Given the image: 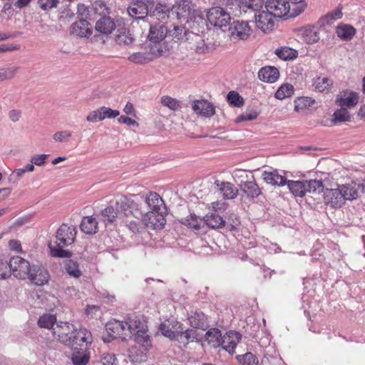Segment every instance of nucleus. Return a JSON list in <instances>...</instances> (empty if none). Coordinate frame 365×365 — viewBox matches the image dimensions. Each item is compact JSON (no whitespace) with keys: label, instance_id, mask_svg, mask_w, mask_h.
<instances>
[{"label":"nucleus","instance_id":"nucleus-1","mask_svg":"<svg viewBox=\"0 0 365 365\" xmlns=\"http://www.w3.org/2000/svg\"><path fill=\"white\" fill-rule=\"evenodd\" d=\"M11 274L19 279H26L38 287H43L46 283V270L43 267L38 265L30 266L29 261L16 256L10 259Z\"/></svg>","mask_w":365,"mask_h":365},{"label":"nucleus","instance_id":"nucleus-2","mask_svg":"<svg viewBox=\"0 0 365 365\" xmlns=\"http://www.w3.org/2000/svg\"><path fill=\"white\" fill-rule=\"evenodd\" d=\"M76 235L77 229L76 226L63 223L56 232L55 242L56 245L52 247L50 243L47 245L49 247L51 257L57 258L71 257L73 253L63 248L71 245L76 241Z\"/></svg>","mask_w":365,"mask_h":365},{"label":"nucleus","instance_id":"nucleus-3","mask_svg":"<svg viewBox=\"0 0 365 365\" xmlns=\"http://www.w3.org/2000/svg\"><path fill=\"white\" fill-rule=\"evenodd\" d=\"M357 197V189L353 184L338 185L336 188H327L324 191V202L331 208L341 207L346 200H353Z\"/></svg>","mask_w":365,"mask_h":365},{"label":"nucleus","instance_id":"nucleus-4","mask_svg":"<svg viewBox=\"0 0 365 365\" xmlns=\"http://www.w3.org/2000/svg\"><path fill=\"white\" fill-rule=\"evenodd\" d=\"M133 203V201L125 196H120L114 204H110L101 210L99 214L101 220L107 225L115 222L117 219L123 220L129 217L132 214L130 209Z\"/></svg>","mask_w":365,"mask_h":365},{"label":"nucleus","instance_id":"nucleus-5","mask_svg":"<svg viewBox=\"0 0 365 365\" xmlns=\"http://www.w3.org/2000/svg\"><path fill=\"white\" fill-rule=\"evenodd\" d=\"M71 325L61 321L58 322L56 314H47V336L51 335L53 340H56L66 345L70 331Z\"/></svg>","mask_w":365,"mask_h":365},{"label":"nucleus","instance_id":"nucleus-6","mask_svg":"<svg viewBox=\"0 0 365 365\" xmlns=\"http://www.w3.org/2000/svg\"><path fill=\"white\" fill-rule=\"evenodd\" d=\"M72 331H70L66 346L73 350L86 351L88 344L93 341V336L90 331L83 327L74 328L71 324Z\"/></svg>","mask_w":365,"mask_h":365},{"label":"nucleus","instance_id":"nucleus-7","mask_svg":"<svg viewBox=\"0 0 365 365\" xmlns=\"http://www.w3.org/2000/svg\"><path fill=\"white\" fill-rule=\"evenodd\" d=\"M135 344L129 350V357L135 362H142L147 358V353L151 346L148 334H138L135 336Z\"/></svg>","mask_w":365,"mask_h":365},{"label":"nucleus","instance_id":"nucleus-8","mask_svg":"<svg viewBox=\"0 0 365 365\" xmlns=\"http://www.w3.org/2000/svg\"><path fill=\"white\" fill-rule=\"evenodd\" d=\"M154 0H133L127 9L128 15L135 20H144L148 16Z\"/></svg>","mask_w":365,"mask_h":365},{"label":"nucleus","instance_id":"nucleus-9","mask_svg":"<svg viewBox=\"0 0 365 365\" xmlns=\"http://www.w3.org/2000/svg\"><path fill=\"white\" fill-rule=\"evenodd\" d=\"M228 26L229 36L233 41H245L252 32L247 21H234Z\"/></svg>","mask_w":365,"mask_h":365},{"label":"nucleus","instance_id":"nucleus-10","mask_svg":"<svg viewBox=\"0 0 365 365\" xmlns=\"http://www.w3.org/2000/svg\"><path fill=\"white\" fill-rule=\"evenodd\" d=\"M207 19L211 25L222 29L229 25L231 17L224 9L215 6L207 11Z\"/></svg>","mask_w":365,"mask_h":365},{"label":"nucleus","instance_id":"nucleus-11","mask_svg":"<svg viewBox=\"0 0 365 365\" xmlns=\"http://www.w3.org/2000/svg\"><path fill=\"white\" fill-rule=\"evenodd\" d=\"M265 8L275 18H282L288 14L291 16V4L288 0H267Z\"/></svg>","mask_w":365,"mask_h":365},{"label":"nucleus","instance_id":"nucleus-12","mask_svg":"<svg viewBox=\"0 0 365 365\" xmlns=\"http://www.w3.org/2000/svg\"><path fill=\"white\" fill-rule=\"evenodd\" d=\"M69 34L80 38H88L93 34V27L88 20L80 19L69 28Z\"/></svg>","mask_w":365,"mask_h":365},{"label":"nucleus","instance_id":"nucleus-13","mask_svg":"<svg viewBox=\"0 0 365 365\" xmlns=\"http://www.w3.org/2000/svg\"><path fill=\"white\" fill-rule=\"evenodd\" d=\"M264 5V0H228L227 6L233 9L232 6L239 8V11L246 13L248 10L258 13Z\"/></svg>","mask_w":365,"mask_h":365},{"label":"nucleus","instance_id":"nucleus-14","mask_svg":"<svg viewBox=\"0 0 365 365\" xmlns=\"http://www.w3.org/2000/svg\"><path fill=\"white\" fill-rule=\"evenodd\" d=\"M170 13H172L171 4L164 1H158L155 4L154 1L153 6L150 7L148 16L153 20L162 22L169 18Z\"/></svg>","mask_w":365,"mask_h":365},{"label":"nucleus","instance_id":"nucleus-15","mask_svg":"<svg viewBox=\"0 0 365 365\" xmlns=\"http://www.w3.org/2000/svg\"><path fill=\"white\" fill-rule=\"evenodd\" d=\"M165 215L159 212H147L143 217V222L148 229L160 230L166 223Z\"/></svg>","mask_w":365,"mask_h":365},{"label":"nucleus","instance_id":"nucleus-16","mask_svg":"<svg viewBox=\"0 0 365 365\" xmlns=\"http://www.w3.org/2000/svg\"><path fill=\"white\" fill-rule=\"evenodd\" d=\"M358 102V93L350 90H344L341 91L336 96L335 100L336 106L346 109L354 108Z\"/></svg>","mask_w":365,"mask_h":365},{"label":"nucleus","instance_id":"nucleus-17","mask_svg":"<svg viewBox=\"0 0 365 365\" xmlns=\"http://www.w3.org/2000/svg\"><path fill=\"white\" fill-rule=\"evenodd\" d=\"M273 17L274 15L267 10L255 13L256 26L263 32L272 31L274 26Z\"/></svg>","mask_w":365,"mask_h":365},{"label":"nucleus","instance_id":"nucleus-18","mask_svg":"<svg viewBox=\"0 0 365 365\" xmlns=\"http://www.w3.org/2000/svg\"><path fill=\"white\" fill-rule=\"evenodd\" d=\"M123 323L125 324V332L128 336L131 337L132 335H134L135 337L138 334H146L144 331L143 324L137 316L134 314L128 315L123 321Z\"/></svg>","mask_w":365,"mask_h":365},{"label":"nucleus","instance_id":"nucleus-19","mask_svg":"<svg viewBox=\"0 0 365 365\" xmlns=\"http://www.w3.org/2000/svg\"><path fill=\"white\" fill-rule=\"evenodd\" d=\"M95 21V30L105 36H109L116 29L115 19L110 16L100 17Z\"/></svg>","mask_w":365,"mask_h":365},{"label":"nucleus","instance_id":"nucleus-20","mask_svg":"<svg viewBox=\"0 0 365 365\" xmlns=\"http://www.w3.org/2000/svg\"><path fill=\"white\" fill-rule=\"evenodd\" d=\"M254 179V177H252ZM240 192L248 200H254L262 194L261 189L255 180L242 181L239 184Z\"/></svg>","mask_w":365,"mask_h":365},{"label":"nucleus","instance_id":"nucleus-21","mask_svg":"<svg viewBox=\"0 0 365 365\" xmlns=\"http://www.w3.org/2000/svg\"><path fill=\"white\" fill-rule=\"evenodd\" d=\"M242 335L236 331H230L222 337L220 346L230 354L235 352L237 344L240 341Z\"/></svg>","mask_w":365,"mask_h":365},{"label":"nucleus","instance_id":"nucleus-22","mask_svg":"<svg viewBox=\"0 0 365 365\" xmlns=\"http://www.w3.org/2000/svg\"><path fill=\"white\" fill-rule=\"evenodd\" d=\"M110 8L103 1L98 0L93 2L90 7L89 21H94L100 17L110 14Z\"/></svg>","mask_w":365,"mask_h":365},{"label":"nucleus","instance_id":"nucleus-23","mask_svg":"<svg viewBox=\"0 0 365 365\" xmlns=\"http://www.w3.org/2000/svg\"><path fill=\"white\" fill-rule=\"evenodd\" d=\"M106 329L109 336L113 339L123 338L125 339V337L128 336L123 321L114 320L109 322L106 325Z\"/></svg>","mask_w":365,"mask_h":365},{"label":"nucleus","instance_id":"nucleus-24","mask_svg":"<svg viewBox=\"0 0 365 365\" xmlns=\"http://www.w3.org/2000/svg\"><path fill=\"white\" fill-rule=\"evenodd\" d=\"M145 202L150 208L149 212H167V207L162 197L157 192H150L145 197Z\"/></svg>","mask_w":365,"mask_h":365},{"label":"nucleus","instance_id":"nucleus-25","mask_svg":"<svg viewBox=\"0 0 365 365\" xmlns=\"http://www.w3.org/2000/svg\"><path fill=\"white\" fill-rule=\"evenodd\" d=\"M215 185L217 191L222 195L224 199H235L239 192L238 189L230 182L215 180Z\"/></svg>","mask_w":365,"mask_h":365},{"label":"nucleus","instance_id":"nucleus-26","mask_svg":"<svg viewBox=\"0 0 365 365\" xmlns=\"http://www.w3.org/2000/svg\"><path fill=\"white\" fill-rule=\"evenodd\" d=\"M172 13H175L178 19H187L191 14V4L187 0H178L171 5Z\"/></svg>","mask_w":365,"mask_h":365},{"label":"nucleus","instance_id":"nucleus-27","mask_svg":"<svg viewBox=\"0 0 365 365\" xmlns=\"http://www.w3.org/2000/svg\"><path fill=\"white\" fill-rule=\"evenodd\" d=\"M193 111L205 117H211L215 114V107L212 103L205 100L195 101L192 104Z\"/></svg>","mask_w":365,"mask_h":365},{"label":"nucleus","instance_id":"nucleus-28","mask_svg":"<svg viewBox=\"0 0 365 365\" xmlns=\"http://www.w3.org/2000/svg\"><path fill=\"white\" fill-rule=\"evenodd\" d=\"M188 320L191 327L202 330H206L209 327L207 317L201 311L192 312Z\"/></svg>","mask_w":365,"mask_h":365},{"label":"nucleus","instance_id":"nucleus-29","mask_svg":"<svg viewBox=\"0 0 365 365\" xmlns=\"http://www.w3.org/2000/svg\"><path fill=\"white\" fill-rule=\"evenodd\" d=\"M301 31L303 40L307 43L313 44L319 41L320 28L316 23L303 27Z\"/></svg>","mask_w":365,"mask_h":365},{"label":"nucleus","instance_id":"nucleus-30","mask_svg":"<svg viewBox=\"0 0 365 365\" xmlns=\"http://www.w3.org/2000/svg\"><path fill=\"white\" fill-rule=\"evenodd\" d=\"M279 72L274 66H264L259 69L258 72V78L260 81L272 83L278 80Z\"/></svg>","mask_w":365,"mask_h":365},{"label":"nucleus","instance_id":"nucleus-31","mask_svg":"<svg viewBox=\"0 0 365 365\" xmlns=\"http://www.w3.org/2000/svg\"><path fill=\"white\" fill-rule=\"evenodd\" d=\"M168 34V29L163 24L151 26L148 38L152 43H159L163 41Z\"/></svg>","mask_w":365,"mask_h":365},{"label":"nucleus","instance_id":"nucleus-32","mask_svg":"<svg viewBox=\"0 0 365 365\" xmlns=\"http://www.w3.org/2000/svg\"><path fill=\"white\" fill-rule=\"evenodd\" d=\"M262 178L267 184L274 186H284L287 182L286 178L279 175L277 171H264L262 173Z\"/></svg>","mask_w":365,"mask_h":365},{"label":"nucleus","instance_id":"nucleus-33","mask_svg":"<svg viewBox=\"0 0 365 365\" xmlns=\"http://www.w3.org/2000/svg\"><path fill=\"white\" fill-rule=\"evenodd\" d=\"M115 41L119 46H129L133 43L134 37L129 29L120 28L117 31Z\"/></svg>","mask_w":365,"mask_h":365},{"label":"nucleus","instance_id":"nucleus-34","mask_svg":"<svg viewBox=\"0 0 365 365\" xmlns=\"http://www.w3.org/2000/svg\"><path fill=\"white\" fill-rule=\"evenodd\" d=\"M80 229L87 235L95 234L98 232V222L92 216L84 217L81 220Z\"/></svg>","mask_w":365,"mask_h":365},{"label":"nucleus","instance_id":"nucleus-35","mask_svg":"<svg viewBox=\"0 0 365 365\" xmlns=\"http://www.w3.org/2000/svg\"><path fill=\"white\" fill-rule=\"evenodd\" d=\"M204 223L212 229H220L225 227V221L215 212L207 214L203 218Z\"/></svg>","mask_w":365,"mask_h":365},{"label":"nucleus","instance_id":"nucleus-36","mask_svg":"<svg viewBox=\"0 0 365 365\" xmlns=\"http://www.w3.org/2000/svg\"><path fill=\"white\" fill-rule=\"evenodd\" d=\"M336 34L341 40L349 41L356 34V29L351 25H339L336 29Z\"/></svg>","mask_w":365,"mask_h":365},{"label":"nucleus","instance_id":"nucleus-37","mask_svg":"<svg viewBox=\"0 0 365 365\" xmlns=\"http://www.w3.org/2000/svg\"><path fill=\"white\" fill-rule=\"evenodd\" d=\"M290 192L295 197H303L306 195L304 181L287 180V184Z\"/></svg>","mask_w":365,"mask_h":365},{"label":"nucleus","instance_id":"nucleus-38","mask_svg":"<svg viewBox=\"0 0 365 365\" xmlns=\"http://www.w3.org/2000/svg\"><path fill=\"white\" fill-rule=\"evenodd\" d=\"M154 55L148 52H136L130 55L128 59L135 64H144L152 61Z\"/></svg>","mask_w":365,"mask_h":365},{"label":"nucleus","instance_id":"nucleus-39","mask_svg":"<svg viewBox=\"0 0 365 365\" xmlns=\"http://www.w3.org/2000/svg\"><path fill=\"white\" fill-rule=\"evenodd\" d=\"M222 334L220 330L216 328L210 329L206 332V339L210 345L217 347L222 344Z\"/></svg>","mask_w":365,"mask_h":365},{"label":"nucleus","instance_id":"nucleus-40","mask_svg":"<svg viewBox=\"0 0 365 365\" xmlns=\"http://www.w3.org/2000/svg\"><path fill=\"white\" fill-rule=\"evenodd\" d=\"M306 187V194L309 193H321L324 191V183L319 180H309L304 181Z\"/></svg>","mask_w":365,"mask_h":365},{"label":"nucleus","instance_id":"nucleus-41","mask_svg":"<svg viewBox=\"0 0 365 365\" xmlns=\"http://www.w3.org/2000/svg\"><path fill=\"white\" fill-rule=\"evenodd\" d=\"M351 115L346 108H341L336 109L332 115V122L334 124L351 121Z\"/></svg>","mask_w":365,"mask_h":365},{"label":"nucleus","instance_id":"nucleus-42","mask_svg":"<svg viewBox=\"0 0 365 365\" xmlns=\"http://www.w3.org/2000/svg\"><path fill=\"white\" fill-rule=\"evenodd\" d=\"M332 85V81L328 78L318 77L314 79L313 87L319 92L329 91Z\"/></svg>","mask_w":365,"mask_h":365},{"label":"nucleus","instance_id":"nucleus-43","mask_svg":"<svg viewBox=\"0 0 365 365\" xmlns=\"http://www.w3.org/2000/svg\"><path fill=\"white\" fill-rule=\"evenodd\" d=\"M89 356L86 351L73 350L71 361L73 365H86L89 361Z\"/></svg>","mask_w":365,"mask_h":365},{"label":"nucleus","instance_id":"nucleus-44","mask_svg":"<svg viewBox=\"0 0 365 365\" xmlns=\"http://www.w3.org/2000/svg\"><path fill=\"white\" fill-rule=\"evenodd\" d=\"M64 269L71 277L78 278L81 275L78 264L72 259H68L65 262Z\"/></svg>","mask_w":365,"mask_h":365},{"label":"nucleus","instance_id":"nucleus-45","mask_svg":"<svg viewBox=\"0 0 365 365\" xmlns=\"http://www.w3.org/2000/svg\"><path fill=\"white\" fill-rule=\"evenodd\" d=\"M294 87L289 83L282 85L275 93V98L279 100L289 98L294 94Z\"/></svg>","mask_w":365,"mask_h":365},{"label":"nucleus","instance_id":"nucleus-46","mask_svg":"<svg viewBox=\"0 0 365 365\" xmlns=\"http://www.w3.org/2000/svg\"><path fill=\"white\" fill-rule=\"evenodd\" d=\"M291 4V17H294L302 14L306 9L307 4L306 0H288Z\"/></svg>","mask_w":365,"mask_h":365},{"label":"nucleus","instance_id":"nucleus-47","mask_svg":"<svg viewBox=\"0 0 365 365\" xmlns=\"http://www.w3.org/2000/svg\"><path fill=\"white\" fill-rule=\"evenodd\" d=\"M275 53L279 58L283 60H291L297 56V51L289 47L277 48Z\"/></svg>","mask_w":365,"mask_h":365},{"label":"nucleus","instance_id":"nucleus-48","mask_svg":"<svg viewBox=\"0 0 365 365\" xmlns=\"http://www.w3.org/2000/svg\"><path fill=\"white\" fill-rule=\"evenodd\" d=\"M19 66H10L0 68V82L14 78L19 70Z\"/></svg>","mask_w":365,"mask_h":365},{"label":"nucleus","instance_id":"nucleus-49","mask_svg":"<svg viewBox=\"0 0 365 365\" xmlns=\"http://www.w3.org/2000/svg\"><path fill=\"white\" fill-rule=\"evenodd\" d=\"M202 220L199 218L195 215H190L187 218L181 220V223L194 230H199L200 229V224Z\"/></svg>","mask_w":365,"mask_h":365},{"label":"nucleus","instance_id":"nucleus-50","mask_svg":"<svg viewBox=\"0 0 365 365\" xmlns=\"http://www.w3.org/2000/svg\"><path fill=\"white\" fill-rule=\"evenodd\" d=\"M159 330L163 336L172 340L175 339L179 336V330L178 329L173 330L169 323L164 322L160 324Z\"/></svg>","mask_w":365,"mask_h":365},{"label":"nucleus","instance_id":"nucleus-51","mask_svg":"<svg viewBox=\"0 0 365 365\" xmlns=\"http://www.w3.org/2000/svg\"><path fill=\"white\" fill-rule=\"evenodd\" d=\"M238 360L240 361L242 365H257L258 364V359L257 357L252 354L251 352H247L243 355H240L237 356Z\"/></svg>","mask_w":365,"mask_h":365},{"label":"nucleus","instance_id":"nucleus-52","mask_svg":"<svg viewBox=\"0 0 365 365\" xmlns=\"http://www.w3.org/2000/svg\"><path fill=\"white\" fill-rule=\"evenodd\" d=\"M161 103L173 110H178L181 108V104L179 101L170 96H163Z\"/></svg>","mask_w":365,"mask_h":365},{"label":"nucleus","instance_id":"nucleus-53","mask_svg":"<svg viewBox=\"0 0 365 365\" xmlns=\"http://www.w3.org/2000/svg\"><path fill=\"white\" fill-rule=\"evenodd\" d=\"M227 99L230 104L236 107H240L244 104V100L242 96L237 92L234 91L228 93Z\"/></svg>","mask_w":365,"mask_h":365},{"label":"nucleus","instance_id":"nucleus-54","mask_svg":"<svg viewBox=\"0 0 365 365\" xmlns=\"http://www.w3.org/2000/svg\"><path fill=\"white\" fill-rule=\"evenodd\" d=\"M259 115V113L255 110H249L242 113L237 117L235 123H241L243 121H250L256 119Z\"/></svg>","mask_w":365,"mask_h":365},{"label":"nucleus","instance_id":"nucleus-55","mask_svg":"<svg viewBox=\"0 0 365 365\" xmlns=\"http://www.w3.org/2000/svg\"><path fill=\"white\" fill-rule=\"evenodd\" d=\"M171 36L177 40H181L187 34V29L183 26H175L173 30L171 31Z\"/></svg>","mask_w":365,"mask_h":365},{"label":"nucleus","instance_id":"nucleus-56","mask_svg":"<svg viewBox=\"0 0 365 365\" xmlns=\"http://www.w3.org/2000/svg\"><path fill=\"white\" fill-rule=\"evenodd\" d=\"M101 112L102 114L103 120L106 118H114L119 115L120 113L117 110H113L107 107H101Z\"/></svg>","mask_w":365,"mask_h":365},{"label":"nucleus","instance_id":"nucleus-57","mask_svg":"<svg viewBox=\"0 0 365 365\" xmlns=\"http://www.w3.org/2000/svg\"><path fill=\"white\" fill-rule=\"evenodd\" d=\"M11 276L10 262L0 260V279H6Z\"/></svg>","mask_w":365,"mask_h":365},{"label":"nucleus","instance_id":"nucleus-58","mask_svg":"<svg viewBox=\"0 0 365 365\" xmlns=\"http://www.w3.org/2000/svg\"><path fill=\"white\" fill-rule=\"evenodd\" d=\"M116 361L115 354L106 353L102 355L100 365H117Z\"/></svg>","mask_w":365,"mask_h":365},{"label":"nucleus","instance_id":"nucleus-59","mask_svg":"<svg viewBox=\"0 0 365 365\" xmlns=\"http://www.w3.org/2000/svg\"><path fill=\"white\" fill-rule=\"evenodd\" d=\"M179 335L181 337H185L187 341H194L197 337V331L194 329H186L185 331L181 329L179 330Z\"/></svg>","mask_w":365,"mask_h":365},{"label":"nucleus","instance_id":"nucleus-60","mask_svg":"<svg viewBox=\"0 0 365 365\" xmlns=\"http://www.w3.org/2000/svg\"><path fill=\"white\" fill-rule=\"evenodd\" d=\"M71 136V133L70 131H58L53 135V140L56 142H67Z\"/></svg>","mask_w":365,"mask_h":365},{"label":"nucleus","instance_id":"nucleus-61","mask_svg":"<svg viewBox=\"0 0 365 365\" xmlns=\"http://www.w3.org/2000/svg\"><path fill=\"white\" fill-rule=\"evenodd\" d=\"M77 15L81 19H88L89 21L90 8L83 4H78L77 6Z\"/></svg>","mask_w":365,"mask_h":365},{"label":"nucleus","instance_id":"nucleus-62","mask_svg":"<svg viewBox=\"0 0 365 365\" xmlns=\"http://www.w3.org/2000/svg\"><path fill=\"white\" fill-rule=\"evenodd\" d=\"M86 120L89 122H98L103 120L101 109L98 108L96 110L91 112L86 117Z\"/></svg>","mask_w":365,"mask_h":365},{"label":"nucleus","instance_id":"nucleus-63","mask_svg":"<svg viewBox=\"0 0 365 365\" xmlns=\"http://www.w3.org/2000/svg\"><path fill=\"white\" fill-rule=\"evenodd\" d=\"M334 22V21L333 20V18L327 14L326 16L321 17L316 24H317V26H319L321 29L326 26H330Z\"/></svg>","mask_w":365,"mask_h":365},{"label":"nucleus","instance_id":"nucleus-64","mask_svg":"<svg viewBox=\"0 0 365 365\" xmlns=\"http://www.w3.org/2000/svg\"><path fill=\"white\" fill-rule=\"evenodd\" d=\"M19 49V45L15 43H4L0 45V53L11 52Z\"/></svg>","mask_w":365,"mask_h":365}]
</instances>
